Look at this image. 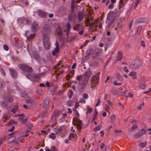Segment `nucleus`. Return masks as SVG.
Returning a JSON list of instances; mask_svg holds the SVG:
<instances>
[{
	"instance_id": "1",
	"label": "nucleus",
	"mask_w": 151,
	"mask_h": 151,
	"mask_svg": "<svg viewBox=\"0 0 151 151\" xmlns=\"http://www.w3.org/2000/svg\"><path fill=\"white\" fill-rule=\"evenodd\" d=\"M92 75L90 69H88L81 76H78L77 78L78 81H85L88 82Z\"/></svg>"
},
{
	"instance_id": "2",
	"label": "nucleus",
	"mask_w": 151,
	"mask_h": 151,
	"mask_svg": "<svg viewBox=\"0 0 151 151\" xmlns=\"http://www.w3.org/2000/svg\"><path fill=\"white\" fill-rule=\"evenodd\" d=\"M51 31V27L48 24H45L42 31L43 37H49L48 34Z\"/></svg>"
},
{
	"instance_id": "3",
	"label": "nucleus",
	"mask_w": 151,
	"mask_h": 151,
	"mask_svg": "<svg viewBox=\"0 0 151 151\" xmlns=\"http://www.w3.org/2000/svg\"><path fill=\"white\" fill-rule=\"evenodd\" d=\"M18 67L20 69L28 73H31L32 71V68L30 66L25 64H19Z\"/></svg>"
},
{
	"instance_id": "4",
	"label": "nucleus",
	"mask_w": 151,
	"mask_h": 151,
	"mask_svg": "<svg viewBox=\"0 0 151 151\" xmlns=\"http://www.w3.org/2000/svg\"><path fill=\"white\" fill-rule=\"evenodd\" d=\"M115 15V14H114L111 12H109L107 17V19L109 20L108 22V25L109 26H110L114 22L116 17Z\"/></svg>"
},
{
	"instance_id": "5",
	"label": "nucleus",
	"mask_w": 151,
	"mask_h": 151,
	"mask_svg": "<svg viewBox=\"0 0 151 151\" xmlns=\"http://www.w3.org/2000/svg\"><path fill=\"white\" fill-rule=\"evenodd\" d=\"M88 83V82L85 81H82L79 82V85L78 88L79 91L82 92L86 88V85Z\"/></svg>"
},
{
	"instance_id": "6",
	"label": "nucleus",
	"mask_w": 151,
	"mask_h": 151,
	"mask_svg": "<svg viewBox=\"0 0 151 151\" xmlns=\"http://www.w3.org/2000/svg\"><path fill=\"white\" fill-rule=\"evenodd\" d=\"M73 124L74 125L76 126L78 130H81V126L83 123L82 121L79 119H73Z\"/></svg>"
},
{
	"instance_id": "7",
	"label": "nucleus",
	"mask_w": 151,
	"mask_h": 151,
	"mask_svg": "<svg viewBox=\"0 0 151 151\" xmlns=\"http://www.w3.org/2000/svg\"><path fill=\"white\" fill-rule=\"evenodd\" d=\"M146 133V131L144 129H142L140 131L134 134V137L135 139H138L143 134H145Z\"/></svg>"
},
{
	"instance_id": "8",
	"label": "nucleus",
	"mask_w": 151,
	"mask_h": 151,
	"mask_svg": "<svg viewBox=\"0 0 151 151\" xmlns=\"http://www.w3.org/2000/svg\"><path fill=\"white\" fill-rule=\"evenodd\" d=\"M141 64V63L140 61L137 60H135L134 63H132L130 65V67L131 68L137 69L139 68Z\"/></svg>"
},
{
	"instance_id": "9",
	"label": "nucleus",
	"mask_w": 151,
	"mask_h": 151,
	"mask_svg": "<svg viewBox=\"0 0 151 151\" xmlns=\"http://www.w3.org/2000/svg\"><path fill=\"white\" fill-rule=\"evenodd\" d=\"M43 43L46 49L49 50L50 46V42L48 41L49 37H43Z\"/></svg>"
},
{
	"instance_id": "10",
	"label": "nucleus",
	"mask_w": 151,
	"mask_h": 151,
	"mask_svg": "<svg viewBox=\"0 0 151 151\" xmlns=\"http://www.w3.org/2000/svg\"><path fill=\"white\" fill-rule=\"evenodd\" d=\"M10 73L12 77L15 78L17 77L18 73L13 68H10L9 69Z\"/></svg>"
},
{
	"instance_id": "11",
	"label": "nucleus",
	"mask_w": 151,
	"mask_h": 151,
	"mask_svg": "<svg viewBox=\"0 0 151 151\" xmlns=\"http://www.w3.org/2000/svg\"><path fill=\"white\" fill-rule=\"evenodd\" d=\"M76 17V15L75 12L71 11V13L69 14L68 16V19L69 22H70L72 20L75 19Z\"/></svg>"
},
{
	"instance_id": "12",
	"label": "nucleus",
	"mask_w": 151,
	"mask_h": 151,
	"mask_svg": "<svg viewBox=\"0 0 151 151\" xmlns=\"http://www.w3.org/2000/svg\"><path fill=\"white\" fill-rule=\"evenodd\" d=\"M100 74V73L98 72L95 75L93 76L91 78V81H93L95 83H97L99 80V75Z\"/></svg>"
},
{
	"instance_id": "13",
	"label": "nucleus",
	"mask_w": 151,
	"mask_h": 151,
	"mask_svg": "<svg viewBox=\"0 0 151 151\" xmlns=\"http://www.w3.org/2000/svg\"><path fill=\"white\" fill-rule=\"evenodd\" d=\"M38 28V24L36 22H34L32 24L31 28L32 31L33 32H36L37 31Z\"/></svg>"
},
{
	"instance_id": "14",
	"label": "nucleus",
	"mask_w": 151,
	"mask_h": 151,
	"mask_svg": "<svg viewBox=\"0 0 151 151\" xmlns=\"http://www.w3.org/2000/svg\"><path fill=\"white\" fill-rule=\"evenodd\" d=\"M86 22L90 25V22L92 21L93 19V17L92 16L90 15V14L88 13L86 14Z\"/></svg>"
},
{
	"instance_id": "15",
	"label": "nucleus",
	"mask_w": 151,
	"mask_h": 151,
	"mask_svg": "<svg viewBox=\"0 0 151 151\" xmlns=\"http://www.w3.org/2000/svg\"><path fill=\"white\" fill-rule=\"evenodd\" d=\"M37 12L38 13L39 16L41 17L45 18L47 16V14L45 12L41 10H38L37 11Z\"/></svg>"
},
{
	"instance_id": "16",
	"label": "nucleus",
	"mask_w": 151,
	"mask_h": 151,
	"mask_svg": "<svg viewBox=\"0 0 151 151\" xmlns=\"http://www.w3.org/2000/svg\"><path fill=\"white\" fill-rule=\"evenodd\" d=\"M32 55L33 58L36 60L40 61L41 59L37 52L33 51L32 52Z\"/></svg>"
},
{
	"instance_id": "17",
	"label": "nucleus",
	"mask_w": 151,
	"mask_h": 151,
	"mask_svg": "<svg viewBox=\"0 0 151 151\" xmlns=\"http://www.w3.org/2000/svg\"><path fill=\"white\" fill-rule=\"evenodd\" d=\"M126 91H123L122 92H120L118 90H114L113 92V93L115 94H118L119 96H124L126 93Z\"/></svg>"
},
{
	"instance_id": "18",
	"label": "nucleus",
	"mask_w": 151,
	"mask_h": 151,
	"mask_svg": "<svg viewBox=\"0 0 151 151\" xmlns=\"http://www.w3.org/2000/svg\"><path fill=\"white\" fill-rule=\"evenodd\" d=\"M83 26L78 24H76L73 27V29L74 30L78 31L81 29H83Z\"/></svg>"
},
{
	"instance_id": "19",
	"label": "nucleus",
	"mask_w": 151,
	"mask_h": 151,
	"mask_svg": "<svg viewBox=\"0 0 151 151\" xmlns=\"http://www.w3.org/2000/svg\"><path fill=\"white\" fill-rule=\"evenodd\" d=\"M49 100L47 98L45 99L43 104V108H47L49 104Z\"/></svg>"
},
{
	"instance_id": "20",
	"label": "nucleus",
	"mask_w": 151,
	"mask_h": 151,
	"mask_svg": "<svg viewBox=\"0 0 151 151\" xmlns=\"http://www.w3.org/2000/svg\"><path fill=\"white\" fill-rule=\"evenodd\" d=\"M93 51V50L91 49L87 51V56L84 57L85 59H88L91 57V55Z\"/></svg>"
},
{
	"instance_id": "21",
	"label": "nucleus",
	"mask_w": 151,
	"mask_h": 151,
	"mask_svg": "<svg viewBox=\"0 0 151 151\" xmlns=\"http://www.w3.org/2000/svg\"><path fill=\"white\" fill-rule=\"evenodd\" d=\"M5 100L7 102L11 103L13 101V98L10 96L8 95L5 98Z\"/></svg>"
},
{
	"instance_id": "22",
	"label": "nucleus",
	"mask_w": 151,
	"mask_h": 151,
	"mask_svg": "<svg viewBox=\"0 0 151 151\" xmlns=\"http://www.w3.org/2000/svg\"><path fill=\"white\" fill-rule=\"evenodd\" d=\"M78 17L79 19V21L80 22H81L82 20H83L84 18V15L83 13L82 12H80L78 13Z\"/></svg>"
},
{
	"instance_id": "23",
	"label": "nucleus",
	"mask_w": 151,
	"mask_h": 151,
	"mask_svg": "<svg viewBox=\"0 0 151 151\" xmlns=\"http://www.w3.org/2000/svg\"><path fill=\"white\" fill-rule=\"evenodd\" d=\"M57 34L59 36H61L63 35V31L61 28L60 27H58L56 29Z\"/></svg>"
},
{
	"instance_id": "24",
	"label": "nucleus",
	"mask_w": 151,
	"mask_h": 151,
	"mask_svg": "<svg viewBox=\"0 0 151 151\" xmlns=\"http://www.w3.org/2000/svg\"><path fill=\"white\" fill-rule=\"evenodd\" d=\"M116 76L118 80L120 81H123V78L119 72H117L116 73Z\"/></svg>"
},
{
	"instance_id": "25",
	"label": "nucleus",
	"mask_w": 151,
	"mask_h": 151,
	"mask_svg": "<svg viewBox=\"0 0 151 151\" xmlns=\"http://www.w3.org/2000/svg\"><path fill=\"white\" fill-rule=\"evenodd\" d=\"M15 138L16 137L14 136L10 137L8 140V143H11L14 142L15 140Z\"/></svg>"
},
{
	"instance_id": "26",
	"label": "nucleus",
	"mask_w": 151,
	"mask_h": 151,
	"mask_svg": "<svg viewBox=\"0 0 151 151\" xmlns=\"http://www.w3.org/2000/svg\"><path fill=\"white\" fill-rule=\"evenodd\" d=\"M101 50L98 49H97L95 50L94 53V55L96 56H100L101 54Z\"/></svg>"
},
{
	"instance_id": "27",
	"label": "nucleus",
	"mask_w": 151,
	"mask_h": 151,
	"mask_svg": "<svg viewBox=\"0 0 151 151\" xmlns=\"http://www.w3.org/2000/svg\"><path fill=\"white\" fill-rule=\"evenodd\" d=\"M122 53L120 51L118 52L117 53V60H121L122 58Z\"/></svg>"
},
{
	"instance_id": "28",
	"label": "nucleus",
	"mask_w": 151,
	"mask_h": 151,
	"mask_svg": "<svg viewBox=\"0 0 151 151\" xmlns=\"http://www.w3.org/2000/svg\"><path fill=\"white\" fill-rule=\"evenodd\" d=\"M122 19H119L118 20L117 27L119 28H120L122 27Z\"/></svg>"
},
{
	"instance_id": "29",
	"label": "nucleus",
	"mask_w": 151,
	"mask_h": 151,
	"mask_svg": "<svg viewBox=\"0 0 151 151\" xmlns=\"http://www.w3.org/2000/svg\"><path fill=\"white\" fill-rule=\"evenodd\" d=\"M26 101L27 103L33 104L34 102V101L32 99L29 98L26 100Z\"/></svg>"
},
{
	"instance_id": "30",
	"label": "nucleus",
	"mask_w": 151,
	"mask_h": 151,
	"mask_svg": "<svg viewBox=\"0 0 151 151\" xmlns=\"http://www.w3.org/2000/svg\"><path fill=\"white\" fill-rule=\"evenodd\" d=\"M98 114V112L97 111L96 109V108L95 109L94 111V117L92 119L93 121H94L95 120Z\"/></svg>"
},
{
	"instance_id": "31",
	"label": "nucleus",
	"mask_w": 151,
	"mask_h": 151,
	"mask_svg": "<svg viewBox=\"0 0 151 151\" xmlns=\"http://www.w3.org/2000/svg\"><path fill=\"white\" fill-rule=\"evenodd\" d=\"M18 109V105H16L14 106V108H13L11 110V111L13 112L14 113H15L16 111Z\"/></svg>"
},
{
	"instance_id": "32",
	"label": "nucleus",
	"mask_w": 151,
	"mask_h": 151,
	"mask_svg": "<svg viewBox=\"0 0 151 151\" xmlns=\"http://www.w3.org/2000/svg\"><path fill=\"white\" fill-rule=\"evenodd\" d=\"M123 0H120L119 2V9H121L122 7L124 6V4L123 3Z\"/></svg>"
},
{
	"instance_id": "33",
	"label": "nucleus",
	"mask_w": 151,
	"mask_h": 151,
	"mask_svg": "<svg viewBox=\"0 0 151 151\" xmlns=\"http://www.w3.org/2000/svg\"><path fill=\"white\" fill-rule=\"evenodd\" d=\"M147 143V142H142L139 143V145L140 147L142 148H144L146 147V146Z\"/></svg>"
},
{
	"instance_id": "34",
	"label": "nucleus",
	"mask_w": 151,
	"mask_h": 151,
	"mask_svg": "<svg viewBox=\"0 0 151 151\" xmlns=\"http://www.w3.org/2000/svg\"><path fill=\"white\" fill-rule=\"evenodd\" d=\"M142 29V27H139L137 29L136 35H140V31Z\"/></svg>"
},
{
	"instance_id": "35",
	"label": "nucleus",
	"mask_w": 151,
	"mask_h": 151,
	"mask_svg": "<svg viewBox=\"0 0 151 151\" xmlns=\"http://www.w3.org/2000/svg\"><path fill=\"white\" fill-rule=\"evenodd\" d=\"M59 51V49L55 48L54 51L52 52V54L53 55H55L56 53H58Z\"/></svg>"
},
{
	"instance_id": "36",
	"label": "nucleus",
	"mask_w": 151,
	"mask_h": 151,
	"mask_svg": "<svg viewBox=\"0 0 151 151\" xmlns=\"http://www.w3.org/2000/svg\"><path fill=\"white\" fill-rule=\"evenodd\" d=\"M73 76V74L72 73H70L68 75H67L66 76V78L68 81L70 79V78H68V77H72Z\"/></svg>"
},
{
	"instance_id": "37",
	"label": "nucleus",
	"mask_w": 151,
	"mask_h": 151,
	"mask_svg": "<svg viewBox=\"0 0 151 151\" xmlns=\"http://www.w3.org/2000/svg\"><path fill=\"white\" fill-rule=\"evenodd\" d=\"M66 27L67 30V32L68 33L70 29V25L69 22H68L67 24Z\"/></svg>"
},
{
	"instance_id": "38",
	"label": "nucleus",
	"mask_w": 151,
	"mask_h": 151,
	"mask_svg": "<svg viewBox=\"0 0 151 151\" xmlns=\"http://www.w3.org/2000/svg\"><path fill=\"white\" fill-rule=\"evenodd\" d=\"M6 138V136H4L1 137L0 139V145L5 140Z\"/></svg>"
},
{
	"instance_id": "39",
	"label": "nucleus",
	"mask_w": 151,
	"mask_h": 151,
	"mask_svg": "<svg viewBox=\"0 0 151 151\" xmlns=\"http://www.w3.org/2000/svg\"><path fill=\"white\" fill-rule=\"evenodd\" d=\"M32 127L33 125L32 123H29L27 126V129L28 130H30Z\"/></svg>"
},
{
	"instance_id": "40",
	"label": "nucleus",
	"mask_w": 151,
	"mask_h": 151,
	"mask_svg": "<svg viewBox=\"0 0 151 151\" xmlns=\"http://www.w3.org/2000/svg\"><path fill=\"white\" fill-rule=\"evenodd\" d=\"M17 122L16 123L14 120H12L8 122L7 124L8 126H10L12 125L13 123L17 124Z\"/></svg>"
},
{
	"instance_id": "41",
	"label": "nucleus",
	"mask_w": 151,
	"mask_h": 151,
	"mask_svg": "<svg viewBox=\"0 0 151 151\" xmlns=\"http://www.w3.org/2000/svg\"><path fill=\"white\" fill-rule=\"evenodd\" d=\"M116 118L115 116L113 114L110 117L111 121V123H113L114 122Z\"/></svg>"
},
{
	"instance_id": "42",
	"label": "nucleus",
	"mask_w": 151,
	"mask_h": 151,
	"mask_svg": "<svg viewBox=\"0 0 151 151\" xmlns=\"http://www.w3.org/2000/svg\"><path fill=\"white\" fill-rule=\"evenodd\" d=\"M33 74H29V73H27L26 74V76L27 77L31 80V79L32 78Z\"/></svg>"
},
{
	"instance_id": "43",
	"label": "nucleus",
	"mask_w": 151,
	"mask_h": 151,
	"mask_svg": "<svg viewBox=\"0 0 151 151\" xmlns=\"http://www.w3.org/2000/svg\"><path fill=\"white\" fill-rule=\"evenodd\" d=\"M18 116H20V117L19 118V120L20 121L22 120L24 118V115L23 114H19L18 115Z\"/></svg>"
},
{
	"instance_id": "44",
	"label": "nucleus",
	"mask_w": 151,
	"mask_h": 151,
	"mask_svg": "<svg viewBox=\"0 0 151 151\" xmlns=\"http://www.w3.org/2000/svg\"><path fill=\"white\" fill-rule=\"evenodd\" d=\"M38 80V79L37 77L35 75H33L32 78L31 79V80L33 81H37Z\"/></svg>"
},
{
	"instance_id": "45",
	"label": "nucleus",
	"mask_w": 151,
	"mask_h": 151,
	"mask_svg": "<svg viewBox=\"0 0 151 151\" xmlns=\"http://www.w3.org/2000/svg\"><path fill=\"white\" fill-rule=\"evenodd\" d=\"M23 136L19 137H18L16 139L15 141V142L17 144H19V141H21V140L20 139L21 138H23Z\"/></svg>"
},
{
	"instance_id": "46",
	"label": "nucleus",
	"mask_w": 151,
	"mask_h": 151,
	"mask_svg": "<svg viewBox=\"0 0 151 151\" xmlns=\"http://www.w3.org/2000/svg\"><path fill=\"white\" fill-rule=\"evenodd\" d=\"M101 127V126L100 125H98L96 127L94 128L93 131L95 132L99 131Z\"/></svg>"
},
{
	"instance_id": "47",
	"label": "nucleus",
	"mask_w": 151,
	"mask_h": 151,
	"mask_svg": "<svg viewBox=\"0 0 151 151\" xmlns=\"http://www.w3.org/2000/svg\"><path fill=\"white\" fill-rule=\"evenodd\" d=\"M67 105L68 106H70L73 105V102L72 101H67Z\"/></svg>"
},
{
	"instance_id": "48",
	"label": "nucleus",
	"mask_w": 151,
	"mask_h": 151,
	"mask_svg": "<svg viewBox=\"0 0 151 151\" xmlns=\"http://www.w3.org/2000/svg\"><path fill=\"white\" fill-rule=\"evenodd\" d=\"M25 23L24 24H30L31 23L30 21L28 18H27L26 20H25Z\"/></svg>"
},
{
	"instance_id": "49",
	"label": "nucleus",
	"mask_w": 151,
	"mask_h": 151,
	"mask_svg": "<svg viewBox=\"0 0 151 151\" xmlns=\"http://www.w3.org/2000/svg\"><path fill=\"white\" fill-rule=\"evenodd\" d=\"M35 34H31L30 35L29 37L27 38L28 40H29L30 39L33 38L35 36Z\"/></svg>"
},
{
	"instance_id": "50",
	"label": "nucleus",
	"mask_w": 151,
	"mask_h": 151,
	"mask_svg": "<svg viewBox=\"0 0 151 151\" xmlns=\"http://www.w3.org/2000/svg\"><path fill=\"white\" fill-rule=\"evenodd\" d=\"M60 114V112L58 111H55L54 113V116L55 117H58Z\"/></svg>"
},
{
	"instance_id": "51",
	"label": "nucleus",
	"mask_w": 151,
	"mask_h": 151,
	"mask_svg": "<svg viewBox=\"0 0 151 151\" xmlns=\"http://www.w3.org/2000/svg\"><path fill=\"white\" fill-rule=\"evenodd\" d=\"M75 134L73 133H71L69 136V138L71 140H72V139H73L74 137V135Z\"/></svg>"
},
{
	"instance_id": "52",
	"label": "nucleus",
	"mask_w": 151,
	"mask_h": 151,
	"mask_svg": "<svg viewBox=\"0 0 151 151\" xmlns=\"http://www.w3.org/2000/svg\"><path fill=\"white\" fill-rule=\"evenodd\" d=\"M129 96H125L126 98H128L129 97L130 98H132L133 97V94L131 92H129L128 93Z\"/></svg>"
},
{
	"instance_id": "53",
	"label": "nucleus",
	"mask_w": 151,
	"mask_h": 151,
	"mask_svg": "<svg viewBox=\"0 0 151 151\" xmlns=\"http://www.w3.org/2000/svg\"><path fill=\"white\" fill-rule=\"evenodd\" d=\"M92 111V110L90 107H88V111L86 112L87 114H91Z\"/></svg>"
},
{
	"instance_id": "54",
	"label": "nucleus",
	"mask_w": 151,
	"mask_h": 151,
	"mask_svg": "<svg viewBox=\"0 0 151 151\" xmlns=\"http://www.w3.org/2000/svg\"><path fill=\"white\" fill-rule=\"evenodd\" d=\"M140 1V0H137L136 2H135V5L134 6V9H135L136 7H137L138 4Z\"/></svg>"
},
{
	"instance_id": "55",
	"label": "nucleus",
	"mask_w": 151,
	"mask_h": 151,
	"mask_svg": "<svg viewBox=\"0 0 151 151\" xmlns=\"http://www.w3.org/2000/svg\"><path fill=\"white\" fill-rule=\"evenodd\" d=\"M75 7V4H71V11H72V13H73V12H74V8Z\"/></svg>"
},
{
	"instance_id": "56",
	"label": "nucleus",
	"mask_w": 151,
	"mask_h": 151,
	"mask_svg": "<svg viewBox=\"0 0 151 151\" xmlns=\"http://www.w3.org/2000/svg\"><path fill=\"white\" fill-rule=\"evenodd\" d=\"M90 26L91 28H93L94 27H97V24H93V23H91L90 24Z\"/></svg>"
},
{
	"instance_id": "57",
	"label": "nucleus",
	"mask_w": 151,
	"mask_h": 151,
	"mask_svg": "<svg viewBox=\"0 0 151 151\" xmlns=\"http://www.w3.org/2000/svg\"><path fill=\"white\" fill-rule=\"evenodd\" d=\"M50 137L52 139H54L55 137V135L53 133H52L50 135Z\"/></svg>"
},
{
	"instance_id": "58",
	"label": "nucleus",
	"mask_w": 151,
	"mask_h": 151,
	"mask_svg": "<svg viewBox=\"0 0 151 151\" xmlns=\"http://www.w3.org/2000/svg\"><path fill=\"white\" fill-rule=\"evenodd\" d=\"M139 87L142 89H144L145 88V85L143 83H141L139 85Z\"/></svg>"
},
{
	"instance_id": "59",
	"label": "nucleus",
	"mask_w": 151,
	"mask_h": 151,
	"mask_svg": "<svg viewBox=\"0 0 151 151\" xmlns=\"http://www.w3.org/2000/svg\"><path fill=\"white\" fill-rule=\"evenodd\" d=\"M101 101L100 100V98H99L98 99V102L96 104L95 106H97L99 105H100L101 104Z\"/></svg>"
},
{
	"instance_id": "60",
	"label": "nucleus",
	"mask_w": 151,
	"mask_h": 151,
	"mask_svg": "<svg viewBox=\"0 0 151 151\" xmlns=\"http://www.w3.org/2000/svg\"><path fill=\"white\" fill-rule=\"evenodd\" d=\"M5 84L3 81H0V88H2L4 87Z\"/></svg>"
},
{
	"instance_id": "61",
	"label": "nucleus",
	"mask_w": 151,
	"mask_h": 151,
	"mask_svg": "<svg viewBox=\"0 0 151 151\" xmlns=\"http://www.w3.org/2000/svg\"><path fill=\"white\" fill-rule=\"evenodd\" d=\"M79 102L80 103H85L86 102V100L83 98H81L80 99Z\"/></svg>"
},
{
	"instance_id": "62",
	"label": "nucleus",
	"mask_w": 151,
	"mask_h": 151,
	"mask_svg": "<svg viewBox=\"0 0 151 151\" xmlns=\"http://www.w3.org/2000/svg\"><path fill=\"white\" fill-rule=\"evenodd\" d=\"M136 72H131L129 74V76H133L134 75H136Z\"/></svg>"
},
{
	"instance_id": "63",
	"label": "nucleus",
	"mask_w": 151,
	"mask_h": 151,
	"mask_svg": "<svg viewBox=\"0 0 151 151\" xmlns=\"http://www.w3.org/2000/svg\"><path fill=\"white\" fill-rule=\"evenodd\" d=\"M110 109V107L108 105H106V107L105 108V110L106 111H108Z\"/></svg>"
},
{
	"instance_id": "64",
	"label": "nucleus",
	"mask_w": 151,
	"mask_h": 151,
	"mask_svg": "<svg viewBox=\"0 0 151 151\" xmlns=\"http://www.w3.org/2000/svg\"><path fill=\"white\" fill-rule=\"evenodd\" d=\"M51 150L52 151H58L56 148L54 146H52L51 148Z\"/></svg>"
}]
</instances>
